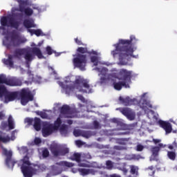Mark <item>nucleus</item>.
<instances>
[{"label":"nucleus","mask_w":177,"mask_h":177,"mask_svg":"<svg viewBox=\"0 0 177 177\" xmlns=\"http://www.w3.org/2000/svg\"><path fill=\"white\" fill-rule=\"evenodd\" d=\"M138 43V39L135 35L130 36V39H119L118 44H114L115 50H112L111 54L113 57H118V64L120 66H127L129 57H136L133 55L135 48L133 46Z\"/></svg>","instance_id":"nucleus-1"},{"label":"nucleus","mask_w":177,"mask_h":177,"mask_svg":"<svg viewBox=\"0 0 177 177\" xmlns=\"http://www.w3.org/2000/svg\"><path fill=\"white\" fill-rule=\"evenodd\" d=\"M2 154L6 157L5 162L8 168L13 169L15 164L17 165V167H20L21 172L24 177H32L35 172H38L41 169V165H35L34 167H31V162H30V157L25 156L20 160H14L12 159L13 153L10 150L4 148L3 145H1Z\"/></svg>","instance_id":"nucleus-2"},{"label":"nucleus","mask_w":177,"mask_h":177,"mask_svg":"<svg viewBox=\"0 0 177 177\" xmlns=\"http://www.w3.org/2000/svg\"><path fill=\"white\" fill-rule=\"evenodd\" d=\"M24 55V59L27 64L32 62L35 59V56H37L38 59H44V55L41 49L37 47H34L32 48V50H30L27 48H17L14 51V55H8V59H4L3 63L6 66H9V67H13L15 66V62H13V57H17L20 59V56Z\"/></svg>","instance_id":"nucleus-3"},{"label":"nucleus","mask_w":177,"mask_h":177,"mask_svg":"<svg viewBox=\"0 0 177 177\" xmlns=\"http://www.w3.org/2000/svg\"><path fill=\"white\" fill-rule=\"evenodd\" d=\"M121 77L118 78L116 76L115 78L113 85L114 89L116 91H121L122 88H130L129 84H131L132 78V73L131 71H128L127 69H121L119 72Z\"/></svg>","instance_id":"nucleus-4"},{"label":"nucleus","mask_w":177,"mask_h":177,"mask_svg":"<svg viewBox=\"0 0 177 177\" xmlns=\"http://www.w3.org/2000/svg\"><path fill=\"white\" fill-rule=\"evenodd\" d=\"M5 85H7V86H21L23 82L17 77H6L5 74H0V99L5 96L8 91Z\"/></svg>","instance_id":"nucleus-5"},{"label":"nucleus","mask_w":177,"mask_h":177,"mask_svg":"<svg viewBox=\"0 0 177 177\" xmlns=\"http://www.w3.org/2000/svg\"><path fill=\"white\" fill-rule=\"evenodd\" d=\"M86 55L77 54V57L73 58V63L75 67L80 68L82 71H85V67H86Z\"/></svg>","instance_id":"nucleus-6"},{"label":"nucleus","mask_w":177,"mask_h":177,"mask_svg":"<svg viewBox=\"0 0 177 177\" xmlns=\"http://www.w3.org/2000/svg\"><path fill=\"white\" fill-rule=\"evenodd\" d=\"M8 21L10 25H8ZM0 23L2 26H0V30H5V27L9 26L12 27V28H15V30H17L19 27H20V22L15 21L13 18H8V17H1Z\"/></svg>","instance_id":"nucleus-7"},{"label":"nucleus","mask_w":177,"mask_h":177,"mask_svg":"<svg viewBox=\"0 0 177 177\" xmlns=\"http://www.w3.org/2000/svg\"><path fill=\"white\" fill-rule=\"evenodd\" d=\"M95 70L99 71L100 75H102L100 78L101 82H104L105 81H114L115 78H117L116 73L107 74L109 69L106 68H102V69L100 68H95Z\"/></svg>","instance_id":"nucleus-8"},{"label":"nucleus","mask_w":177,"mask_h":177,"mask_svg":"<svg viewBox=\"0 0 177 177\" xmlns=\"http://www.w3.org/2000/svg\"><path fill=\"white\" fill-rule=\"evenodd\" d=\"M19 96L22 106H26L28 102H32V100H34V95H32L31 91L26 88H22L21 90Z\"/></svg>","instance_id":"nucleus-9"},{"label":"nucleus","mask_w":177,"mask_h":177,"mask_svg":"<svg viewBox=\"0 0 177 177\" xmlns=\"http://www.w3.org/2000/svg\"><path fill=\"white\" fill-rule=\"evenodd\" d=\"M21 44H24V41L21 39V37L17 33H12L10 42L6 43V46L7 49H12V46L16 48L20 46Z\"/></svg>","instance_id":"nucleus-10"},{"label":"nucleus","mask_w":177,"mask_h":177,"mask_svg":"<svg viewBox=\"0 0 177 177\" xmlns=\"http://www.w3.org/2000/svg\"><path fill=\"white\" fill-rule=\"evenodd\" d=\"M12 131V129H15L16 128V124L15 123V120L13 119V117L12 115H10L8 118V122L6 121H2L0 124V129L1 131Z\"/></svg>","instance_id":"nucleus-11"},{"label":"nucleus","mask_w":177,"mask_h":177,"mask_svg":"<svg viewBox=\"0 0 177 177\" xmlns=\"http://www.w3.org/2000/svg\"><path fill=\"white\" fill-rule=\"evenodd\" d=\"M19 132L18 130L15 129L11 132V136H9L6 133L0 131V142L1 143H9L10 141L16 140V133Z\"/></svg>","instance_id":"nucleus-12"},{"label":"nucleus","mask_w":177,"mask_h":177,"mask_svg":"<svg viewBox=\"0 0 177 177\" xmlns=\"http://www.w3.org/2000/svg\"><path fill=\"white\" fill-rule=\"evenodd\" d=\"M53 124L48 122H43L41 124V132L44 138H47L50 135H52L55 132Z\"/></svg>","instance_id":"nucleus-13"},{"label":"nucleus","mask_w":177,"mask_h":177,"mask_svg":"<svg viewBox=\"0 0 177 177\" xmlns=\"http://www.w3.org/2000/svg\"><path fill=\"white\" fill-rule=\"evenodd\" d=\"M73 111L68 105H63L60 109V117L64 118H73Z\"/></svg>","instance_id":"nucleus-14"},{"label":"nucleus","mask_w":177,"mask_h":177,"mask_svg":"<svg viewBox=\"0 0 177 177\" xmlns=\"http://www.w3.org/2000/svg\"><path fill=\"white\" fill-rule=\"evenodd\" d=\"M4 99L6 103H9V102H13L19 97V92L17 91H9L7 90L6 93L4 94Z\"/></svg>","instance_id":"nucleus-15"},{"label":"nucleus","mask_w":177,"mask_h":177,"mask_svg":"<svg viewBox=\"0 0 177 177\" xmlns=\"http://www.w3.org/2000/svg\"><path fill=\"white\" fill-rule=\"evenodd\" d=\"M120 113L123 114L128 120H130V121H133L135 120V113L132 111L131 109L129 108H122L120 109Z\"/></svg>","instance_id":"nucleus-16"},{"label":"nucleus","mask_w":177,"mask_h":177,"mask_svg":"<svg viewBox=\"0 0 177 177\" xmlns=\"http://www.w3.org/2000/svg\"><path fill=\"white\" fill-rule=\"evenodd\" d=\"M75 85H82L84 88L88 91V93H92V89L91 88V85H89V82L86 80L79 78L75 80Z\"/></svg>","instance_id":"nucleus-17"},{"label":"nucleus","mask_w":177,"mask_h":177,"mask_svg":"<svg viewBox=\"0 0 177 177\" xmlns=\"http://www.w3.org/2000/svg\"><path fill=\"white\" fill-rule=\"evenodd\" d=\"M119 100L121 102L122 104H124V106H132L133 104H136V103H138V100H136V98L131 99L129 97L125 98L120 97Z\"/></svg>","instance_id":"nucleus-18"},{"label":"nucleus","mask_w":177,"mask_h":177,"mask_svg":"<svg viewBox=\"0 0 177 177\" xmlns=\"http://www.w3.org/2000/svg\"><path fill=\"white\" fill-rule=\"evenodd\" d=\"M158 124L160 127L165 131L166 133H171V132H172V126L171 125V123L164 120H159Z\"/></svg>","instance_id":"nucleus-19"},{"label":"nucleus","mask_w":177,"mask_h":177,"mask_svg":"<svg viewBox=\"0 0 177 177\" xmlns=\"http://www.w3.org/2000/svg\"><path fill=\"white\" fill-rule=\"evenodd\" d=\"M50 150L52 154L55 157H59L60 156V146L59 145H51L50 147Z\"/></svg>","instance_id":"nucleus-20"},{"label":"nucleus","mask_w":177,"mask_h":177,"mask_svg":"<svg viewBox=\"0 0 177 177\" xmlns=\"http://www.w3.org/2000/svg\"><path fill=\"white\" fill-rule=\"evenodd\" d=\"M77 52H78V53H80V55H84V53H88V55H97V53L96 51H88V48L86 47H79L77 49Z\"/></svg>","instance_id":"nucleus-21"},{"label":"nucleus","mask_w":177,"mask_h":177,"mask_svg":"<svg viewBox=\"0 0 177 177\" xmlns=\"http://www.w3.org/2000/svg\"><path fill=\"white\" fill-rule=\"evenodd\" d=\"M58 84L59 86L62 88V89L65 90L66 95H70L73 89H74V87H73L72 86L66 85L64 84V83H63V82H59Z\"/></svg>","instance_id":"nucleus-22"},{"label":"nucleus","mask_w":177,"mask_h":177,"mask_svg":"<svg viewBox=\"0 0 177 177\" xmlns=\"http://www.w3.org/2000/svg\"><path fill=\"white\" fill-rule=\"evenodd\" d=\"M25 6L23 7H20L19 12H21V13H24L26 16H32L34 13V10L30 8H24Z\"/></svg>","instance_id":"nucleus-23"},{"label":"nucleus","mask_w":177,"mask_h":177,"mask_svg":"<svg viewBox=\"0 0 177 177\" xmlns=\"http://www.w3.org/2000/svg\"><path fill=\"white\" fill-rule=\"evenodd\" d=\"M28 32L31 34V35H36L37 37H44L45 35L44 33L42 32L41 29H28Z\"/></svg>","instance_id":"nucleus-24"},{"label":"nucleus","mask_w":177,"mask_h":177,"mask_svg":"<svg viewBox=\"0 0 177 177\" xmlns=\"http://www.w3.org/2000/svg\"><path fill=\"white\" fill-rule=\"evenodd\" d=\"M34 129L35 131H41V119L39 118H34V124H33Z\"/></svg>","instance_id":"nucleus-25"},{"label":"nucleus","mask_w":177,"mask_h":177,"mask_svg":"<svg viewBox=\"0 0 177 177\" xmlns=\"http://www.w3.org/2000/svg\"><path fill=\"white\" fill-rule=\"evenodd\" d=\"M23 24L26 28H35L36 27L34 22L30 21V19H24Z\"/></svg>","instance_id":"nucleus-26"},{"label":"nucleus","mask_w":177,"mask_h":177,"mask_svg":"<svg viewBox=\"0 0 177 177\" xmlns=\"http://www.w3.org/2000/svg\"><path fill=\"white\" fill-rule=\"evenodd\" d=\"M69 158L71 161H76V162H81V153H73Z\"/></svg>","instance_id":"nucleus-27"},{"label":"nucleus","mask_w":177,"mask_h":177,"mask_svg":"<svg viewBox=\"0 0 177 177\" xmlns=\"http://www.w3.org/2000/svg\"><path fill=\"white\" fill-rule=\"evenodd\" d=\"M60 125H62V119L60 118H57L54 122V125L53 124V128H54L55 131H57V129L60 128Z\"/></svg>","instance_id":"nucleus-28"},{"label":"nucleus","mask_w":177,"mask_h":177,"mask_svg":"<svg viewBox=\"0 0 177 177\" xmlns=\"http://www.w3.org/2000/svg\"><path fill=\"white\" fill-rule=\"evenodd\" d=\"M70 153V149L67 147H60L59 148V156H66V154H68Z\"/></svg>","instance_id":"nucleus-29"},{"label":"nucleus","mask_w":177,"mask_h":177,"mask_svg":"<svg viewBox=\"0 0 177 177\" xmlns=\"http://www.w3.org/2000/svg\"><path fill=\"white\" fill-rule=\"evenodd\" d=\"M78 171L83 176H85V175H89V174L92 172V169H79Z\"/></svg>","instance_id":"nucleus-30"},{"label":"nucleus","mask_w":177,"mask_h":177,"mask_svg":"<svg viewBox=\"0 0 177 177\" xmlns=\"http://www.w3.org/2000/svg\"><path fill=\"white\" fill-rule=\"evenodd\" d=\"M167 157L169 158V160H171V161H175L176 160V153L174 151H167Z\"/></svg>","instance_id":"nucleus-31"},{"label":"nucleus","mask_w":177,"mask_h":177,"mask_svg":"<svg viewBox=\"0 0 177 177\" xmlns=\"http://www.w3.org/2000/svg\"><path fill=\"white\" fill-rule=\"evenodd\" d=\"M152 151V156L153 157L156 158L158 156V152L160 151V147H153L151 149Z\"/></svg>","instance_id":"nucleus-32"},{"label":"nucleus","mask_w":177,"mask_h":177,"mask_svg":"<svg viewBox=\"0 0 177 177\" xmlns=\"http://www.w3.org/2000/svg\"><path fill=\"white\" fill-rule=\"evenodd\" d=\"M138 167L134 165L130 166V174L131 175H136V176H138Z\"/></svg>","instance_id":"nucleus-33"},{"label":"nucleus","mask_w":177,"mask_h":177,"mask_svg":"<svg viewBox=\"0 0 177 177\" xmlns=\"http://www.w3.org/2000/svg\"><path fill=\"white\" fill-rule=\"evenodd\" d=\"M60 165H62V167H67L68 168H73V167H74V163L67 161H62L60 162Z\"/></svg>","instance_id":"nucleus-34"},{"label":"nucleus","mask_w":177,"mask_h":177,"mask_svg":"<svg viewBox=\"0 0 177 177\" xmlns=\"http://www.w3.org/2000/svg\"><path fill=\"white\" fill-rule=\"evenodd\" d=\"M82 136L86 138V139H89L92 136V132L88 131H82Z\"/></svg>","instance_id":"nucleus-35"},{"label":"nucleus","mask_w":177,"mask_h":177,"mask_svg":"<svg viewBox=\"0 0 177 177\" xmlns=\"http://www.w3.org/2000/svg\"><path fill=\"white\" fill-rule=\"evenodd\" d=\"M91 62L93 63V66H97L99 64V58L97 56H91Z\"/></svg>","instance_id":"nucleus-36"},{"label":"nucleus","mask_w":177,"mask_h":177,"mask_svg":"<svg viewBox=\"0 0 177 177\" xmlns=\"http://www.w3.org/2000/svg\"><path fill=\"white\" fill-rule=\"evenodd\" d=\"M142 157L140 156V154H131L130 155V160H139L142 159Z\"/></svg>","instance_id":"nucleus-37"},{"label":"nucleus","mask_w":177,"mask_h":177,"mask_svg":"<svg viewBox=\"0 0 177 177\" xmlns=\"http://www.w3.org/2000/svg\"><path fill=\"white\" fill-rule=\"evenodd\" d=\"M79 167H82L83 168H91L92 165L89 164L88 162H78Z\"/></svg>","instance_id":"nucleus-38"},{"label":"nucleus","mask_w":177,"mask_h":177,"mask_svg":"<svg viewBox=\"0 0 177 177\" xmlns=\"http://www.w3.org/2000/svg\"><path fill=\"white\" fill-rule=\"evenodd\" d=\"M148 174L149 176H153L154 174H156V170L154 169V167L151 166L148 168Z\"/></svg>","instance_id":"nucleus-39"},{"label":"nucleus","mask_w":177,"mask_h":177,"mask_svg":"<svg viewBox=\"0 0 177 177\" xmlns=\"http://www.w3.org/2000/svg\"><path fill=\"white\" fill-rule=\"evenodd\" d=\"M16 1L19 3V9L21 7L23 8L24 6H26L27 5V1H24V0H16Z\"/></svg>","instance_id":"nucleus-40"},{"label":"nucleus","mask_w":177,"mask_h":177,"mask_svg":"<svg viewBox=\"0 0 177 177\" xmlns=\"http://www.w3.org/2000/svg\"><path fill=\"white\" fill-rule=\"evenodd\" d=\"M42 156L44 158L49 157V150L48 149L46 148L42 151Z\"/></svg>","instance_id":"nucleus-41"},{"label":"nucleus","mask_w":177,"mask_h":177,"mask_svg":"<svg viewBox=\"0 0 177 177\" xmlns=\"http://www.w3.org/2000/svg\"><path fill=\"white\" fill-rule=\"evenodd\" d=\"M106 166L107 169H113V162H111V160H107L106 162Z\"/></svg>","instance_id":"nucleus-42"},{"label":"nucleus","mask_w":177,"mask_h":177,"mask_svg":"<svg viewBox=\"0 0 177 177\" xmlns=\"http://www.w3.org/2000/svg\"><path fill=\"white\" fill-rule=\"evenodd\" d=\"M46 53H47V55H48L49 56H50V55H52L53 53H54V50L52 49V48L49 46H48L46 48Z\"/></svg>","instance_id":"nucleus-43"},{"label":"nucleus","mask_w":177,"mask_h":177,"mask_svg":"<svg viewBox=\"0 0 177 177\" xmlns=\"http://www.w3.org/2000/svg\"><path fill=\"white\" fill-rule=\"evenodd\" d=\"M37 114H38V115H40V117L41 118H44V119H46L48 117V114L46 113H45V112H42V111L38 112Z\"/></svg>","instance_id":"nucleus-44"},{"label":"nucleus","mask_w":177,"mask_h":177,"mask_svg":"<svg viewBox=\"0 0 177 177\" xmlns=\"http://www.w3.org/2000/svg\"><path fill=\"white\" fill-rule=\"evenodd\" d=\"M93 125L95 128V129H100L101 127H100V124L99 123V122L95 120L93 123Z\"/></svg>","instance_id":"nucleus-45"},{"label":"nucleus","mask_w":177,"mask_h":177,"mask_svg":"<svg viewBox=\"0 0 177 177\" xmlns=\"http://www.w3.org/2000/svg\"><path fill=\"white\" fill-rule=\"evenodd\" d=\"M82 131L81 130H75L73 131V135L74 136H76V138L78 136H82Z\"/></svg>","instance_id":"nucleus-46"},{"label":"nucleus","mask_w":177,"mask_h":177,"mask_svg":"<svg viewBox=\"0 0 177 177\" xmlns=\"http://www.w3.org/2000/svg\"><path fill=\"white\" fill-rule=\"evenodd\" d=\"M20 151L22 154H27L28 153V148L27 147H21Z\"/></svg>","instance_id":"nucleus-47"},{"label":"nucleus","mask_w":177,"mask_h":177,"mask_svg":"<svg viewBox=\"0 0 177 177\" xmlns=\"http://www.w3.org/2000/svg\"><path fill=\"white\" fill-rule=\"evenodd\" d=\"M60 133L61 135H63V132H66V131H67V126H66V124L62 125L60 129Z\"/></svg>","instance_id":"nucleus-48"},{"label":"nucleus","mask_w":177,"mask_h":177,"mask_svg":"<svg viewBox=\"0 0 177 177\" xmlns=\"http://www.w3.org/2000/svg\"><path fill=\"white\" fill-rule=\"evenodd\" d=\"M113 149L114 150H119V151L125 150V147L120 145H115L113 147Z\"/></svg>","instance_id":"nucleus-49"},{"label":"nucleus","mask_w":177,"mask_h":177,"mask_svg":"<svg viewBox=\"0 0 177 177\" xmlns=\"http://www.w3.org/2000/svg\"><path fill=\"white\" fill-rule=\"evenodd\" d=\"M6 115L5 114V111H0V121L5 120Z\"/></svg>","instance_id":"nucleus-50"},{"label":"nucleus","mask_w":177,"mask_h":177,"mask_svg":"<svg viewBox=\"0 0 177 177\" xmlns=\"http://www.w3.org/2000/svg\"><path fill=\"white\" fill-rule=\"evenodd\" d=\"M145 149V147L142 145H138L136 147V151H142L143 149Z\"/></svg>","instance_id":"nucleus-51"},{"label":"nucleus","mask_w":177,"mask_h":177,"mask_svg":"<svg viewBox=\"0 0 177 177\" xmlns=\"http://www.w3.org/2000/svg\"><path fill=\"white\" fill-rule=\"evenodd\" d=\"M110 121L113 124H117L118 125L120 124V120L115 118L111 119Z\"/></svg>","instance_id":"nucleus-52"},{"label":"nucleus","mask_w":177,"mask_h":177,"mask_svg":"<svg viewBox=\"0 0 177 177\" xmlns=\"http://www.w3.org/2000/svg\"><path fill=\"white\" fill-rule=\"evenodd\" d=\"M75 145H77L78 146V147H81V146H82L84 145V142H82V141L77 140L75 141Z\"/></svg>","instance_id":"nucleus-53"},{"label":"nucleus","mask_w":177,"mask_h":177,"mask_svg":"<svg viewBox=\"0 0 177 177\" xmlns=\"http://www.w3.org/2000/svg\"><path fill=\"white\" fill-rule=\"evenodd\" d=\"M41 142H42V141L41 140V138H36L35 139V145H39V144H41Z\"/></svg>","instance_id":"nucleus-54"},{"label":"nucleus","mask_w":177,"mask_h":177,"mask_svg":"<svg viewBox=\"0 0 177 177\" xmlns=\"http://www.w3.org/2000/svg\"><path fill=\"white\" fill-rule=\"evenodd\" d=\"M75 42L78 45H84V44H82V41L78 39V38L75 39Z\"/></svg>","instance_id":"nucleus-55"},{"label":"nucleus","mask_w":177,"mask_h":177,"mask_svg":"<svg viewBox=\"0 0 177 177\" xmlns=\"http://www.w3.org/2000/svg\"><path fill=\"white\" fill-rule=\"evenodd\" d=\"M153 143H155V145H157V143H160V142H161V140H158V139H153Z\"/></svg>","instance_id":"nucleus-56"},{"label":"nucleus","mask_w":177,"mask_h":177,"mask_svg":"<svg viewBox=\"0 0 177 177\" xmlns=\"http://www.w3.org/2000/svg\"><path fill=\"white\" fill-rule=\"evenodd\" d=\"M110 177H121V176L120 174H113L110 175Z\"/></svg>","instance_id":"nucleus-57"},{"label":"nucleus","mask_w":177,"mask_h":177,"mask_svg":"<svg viewBox=\"0 0 177 177\" xmlns=\"http://www.w3.org/2000/svg\"><path fill=\"white\" fill-rule=\"evenodd\" d=\"M147 107H149V109H153V105H151V104H150V102H147L146 103Z\"/></svg>","instance_id":"nucleus-58"},{"label":"nucleus","mask_w":177,"mask_h":177,"mask_svg":"<svg viewBox=\"0 0 177 177\" xmlns=\"http://www.w3.org/2000/svg\"><path fill=\"white\" fill-rule=\"evenodd\" d=\"M32 121H34V120L29 118V119H28L27 122H28V124H32Z\"/></svg>","instance_id":"nucleus-59"},{"label":"nucleus","mask_w":177,"mask_h":177,"mask_svg":"<svg viewBox=\"0 0 177 177\" xmlns=\"http://www.w3.org/2000/svg\"><path fill=\"white\" fill-rule=\"evenodd\" d=\"M67 124H68L69 125H72V124H73V120H67Z\"/></svg>","instance_id":"nucleus-60"},{"label":"nucleus","mask_w":177,"mask_h":177,"mask_svg":"<svg viewBox=\"0 0 177 177\" xmlns=\"http://www.w3.org/2000/svg\"><path fill=\"white\" fill-rule=\"evenodd\" d=\"M60 174H62V171H59L57 173H55L54 175H60Z\"/></svg>","instance_id":"nucleus-61"},{"label":"nucleus","mask_w":177,"mask_h":177,"mask_svg":"<svg viewBox=\"0 0 177 177\" xmlns=\"http://www.w3.org/2000/svg\"><path fill=\"white\" fill-rule=\"evenodd\" d=\"M67 133H68V131H67V130H66V131H63V134L62 135L66 136V135H67Z\"/></svg>","instance_id":"nucleus-62"},{"label":"nucleus","mask_w":177,"mask_h":177,"mask_svg":"<svg viewBox=\"0 0 177 177\" xmlns=\"http://www.w3.org/2000/svg\"><path fill=\"white\" fill-rule=\"evenodd\" d=\"M169 149L170 150H174V146L169 145Z\"/></svg>","instance_id":"nucleus-63"},{"label":"nucleus","mask_w":177,"mask_h":177,"mask_svg":"<svg viewBox=\"0 0 177 177\" xmlns=\"http://www.w3.org/2000/svg\"><path fill=\"white\" fill-rule=\"evenodd\" d=\"M158 146H159L158 147L160 148V147H162L164 146V145H162V143H160V144L158 145Z\"/></svg>","instance_id":"nucleus-64"}]
</instances>
